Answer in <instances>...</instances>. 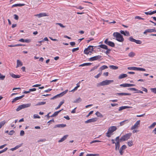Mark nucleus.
<instances>
[{
  "label": "nucleus",
  "mask_w": 156,
  "mask_h": 156,
  "mask_svg": "<svg viewBox=\"0 0 156 156\" xmlns=\"http://www.w3.org/2000/svg\"><path fill=\"white\" fill-rule=\"evenodd\" d=\"M113 35L114 37L116 38V40L120 42H122L124 41V39L122 36L118 32H114Z\"/></svg>",
  "instance_id": "f257e3e1"
},
{
  "label": "nucleus",
  "mask_w": 156,
  "mask_h": 156,
  "mask_svg": "<svg viewBox=\"0 0 156 156\" xmlns=\"http://www.w3.org/2000/svg\"><path fill=\"white\" fill-rule=\"evenodd\" d=\"M113 82L114 80H107L98 83L97 84V86L98 87H99L100 86H104L109 85L111 83H112Z\"/></svg>",
  "instance_id": "f03ea898"
},
{
  "label": "nucleus",
  "mask_w": 156,
  "mask_h": 156,
  "mask_svg": "<svg viewBox=\"0 0 156 156\" xmlns=\"http://www.w3.org/2000/svg\"><path fill=\"white\" fill-rule=\"evenodd\" d=\"M31 105L30 103H27V104H23L19 105L16 109V111H19L21 109L30 107Z\"/></svg>",
  "instance_id": "7ed1b4c3"
},
{
  "label": "nucleus",
  "mask_w": 156,
  "mask_h": 156,
  "mask_svg": "<svg viewBox=\"0 0 156 156\" xmlns=\"http://www.w3.org/2000/svg\"><path fill=\"white\" fill-rule=\"evenodd\" d=\"M93 51V46L90 45L87 48H86L84 50V54L88 55L90 53H91L92 51Z\"/></svg>",
  "instance_id": "20e7f679"
},
{
  "label": "nucleus",
  "mask_w": 156,
  "mask_h": 156,
  "mask_svg": "<svg viewBox=\"0 0 156 156\" xmlns=\"http://www.w3.org/2000/svg\"><path fill=\"white\" fill-rule=\"evenodd\" d=\"M132 135L131 133H127L122 136L120 139V141H125L128 140Z\"/></svg>",
  "instance_id": "39448f33"
},
{
  "label": "nucleus",
  "mask_w": 156,
  "mask_h": 156,
  "mask_svg": "<svg viewBox=\"0 0 156 156\" xmlns=\"http://www.w3.org/2000/svg\"><path fill=\"white\" fill-rule=\"evenodd\" d=\"M129 40L131 42H134L138 44H141L142 42L140 40H136L134 39L132 36L129 37Z\"/></svg>",
  "instance_id": "423d86ee"
},
{
  "label": "nucleus",
  "mask_w": 156,
  "mask_h": 156,
  "mask_svg": "<svg viewBox=\"0 0 156 156\" xmlns=\"http://www.w3.org/2000/svg\"><path fill=\"white\" fill-rule=\"evenodd\" d=\"M104 42L106 44L112 47H115V44L114 43H113L112 42L108 41V38H107L105 39L104 41Z\"/></svg>",
  "instance_id": "0eeeda50"
},
{
  "label": "nucleus",
  "mask_w": 156,
  "mask_h": 156,
  "mask_svg": "<svg viewBox=\"0 0 156 156\" xmlns=\"http://www.w3.org/2000/svg\"><path fill=\"white\" fill-rule=\"evenodd\" d=\"M140 120L137 121L134 125L131 127V130H133L138 128L139 126L140 125Z\"/></svg>",
  "instance_id": "6e6552de"
},
{
  "label": "nucleus",
  "mask_w": 156,
  "mask_h": 156,
  "mask_svg": "<svg viewBox=\"0 0 156 156\" xmlns=\"http://www.w3.org/2000/svg\"><path fill=\"white\" fill-rule=\"evenodd\" d=\"M98 120L97 118H94L91 119H89L85 122L86 123H89L94 122L97 121Z\"/></svg>",
  "instance_id": "1a4fd4ad"
},
{
  "label": "nucleus",
  "mask_w": 156,
  "mask_h": 156,
  "mask_svg": "<svg viewBox=\"0 0 156 156\" xmlns=\"http://www.w3.org/2000/svg\"><path fill=\"white\" fill-rule=\"evenodd\" d=\"M101 57V55H98L91 57L89 58V60L90 61H92L100 59Z\"/></svg>",
  "instance_id": "9d476101"
},
{
  "label": "nucleus",
  "mask_w": 156,
  "mask_h": 156,
  "mask_svg": "<svg viewBox=\"0 0 156 156\" xmlns=\"http://www.w3.org/2000/svg\"><path fill=\"white\" fill-rule=\"evenodd\" d=\"M117 129V128L116 126H112L108 128V130L110 133H112L115 131Z\"/></svg>",
  "instance_id": "9b49d317"
},
{
  "label": "nucleus",
  "mask_w": 156,
  "mask_h": 156,
  "mask_svg": "<svg viewBox=\"0 0 156 156\" xmlns=\"http://www.w3.org/2000/svg\"><path fill=\"white\" fill-rule=\"evenodd\" d=\"M128 90H130L136 91H137L136 92H135L136 93H140L141 94L143 93V92L142 91L140 90H138L135 88H128Z\"/></svg>",
  "instance_id": "f8f14e48"
},
{
  "label": "nucleus",
  "mask_w": 156,
  "mask_h": 156,
  "mask_svg": "<svg viewBox=\"0 0 156 156\" xmlns=\"http://www.w3.org/2000/svg\"><path fill=\"white\" fill-rule=\"evenodd\" d=\"M126 148V145H122L120 148L119 150V152L121 155H122L123 152L122 151L123 150H124Z\"/></svg>",
  "instance_id": "ddd939ff"
},
{
  "label": "nucleus",
  "mask_w": 156,
  "mask_h": 156,
  "mask_svg": "<svg viewBox=\"0 0 156 156\" xmlns=\"http://www.w3.org/2000/svg\"><path fill=\"white\" fill-rule=\"evenodd\" d=\"M45 13H41L39 14H37L35 15V16H37L38 18H40L42 17L48 16Z\"/></svg>",
  "instance_id": "4468645a"
},
{
  "label": "nucleus",
  "mask_w": 156,
  "mask_h": 156,
  "mask_svg": "<svg viewBox=\"0 0 156 156\" xmlns=\"http://www.w3.org/2000/svg\"><path fill=\"white\" fill-rule=\"evenodd\" d=\"M116 95L119 96H125V95H131L130 93H117L115 94Z\"/></svg>",
  "instance_id": "2eb2a0df"
},
{
  "label": "nucleus",
  "mask_w": 156,
  "mask_h": 156,
  "mask_svg": "<svg viewBox=\"0 0 156 156\" xmlns=\"http://www.w3.org/2000/svg\"><path fill=\"white\" fill-rule=\"evenodd\" d=\"M66 125L65 124H59L55 125L54 127V128H55L57 127L63 128L66 126Z\"/></svg>",
  "instance_id": "dca6fc26"
},
{
  "label": "nucleus",
  "mask_w": 156,
  "mask_h": 156,
  "mask_svg": "<svg viewBox=\"0 0 156 156\" xmlns=\"http://www.w3.org/2000/svg\"><path fill=\"white\" fill-rule=\"evenodd\" d=\"M115 150L117 151L119 149L120 147V142H117L116 143H115Z\"/></svg>",
  "instance_id": "f3484780"
},
{
  "label": "nucleus",
  "mask_w": 156,
  "mask_h": 156,
  "mask_svg": "<svg viewBox=\"0 0 156 156\" xmlns=\"http://www.w3.org/2000/svg\"><path fill=\"white\" fill-rule=\"evenodd\" d=\"M68 136V135H66L64 136L61 139L58 140V142L59 143H61L63 141L67 138Z\"/></svg>",
  "instance_id": "a211bd4d"
},
{
  "label": "nucleus",
  "mask_w": 156,
  "mask_h": 156,
  "mask_svg": "<svg viewBox=\"0 0 156 156\" xmlns=\"http://www.w3.org/2000/svg\"><path fill=\"white\" fill-rule=\"evenodd\" d=\"M68 136V135H66L64 136L61 139L58 140V142L59 143H61L63 141L67 138Z\"/></svg>",
  "instance_id": "6ab92c4d"
},
{
  "label": "nucleus",
  "mask_w": 156,
  "mask_h": 156,
  "mask_svg": "<svg viewBox=\"0 0 156 156\" xmlns=\"http://www.w3.org/2000/svg\"><path fill=\"white\" fill-rule=\"evenodd\" d=\"M127 76V75L126 74H122L120 75L119 76V79H122L125 77H126Z\"/></svg>",
  "instance_id": "aec40b11"
},
{
  "label": "nucleus",
  "mask_w": 156,
  "mask_h": 156,
  "mask_svg": "<svg viewBox=\"0 0 156 156\" xmlns=\"http://www.w3.org/2000/svg\"><path fill=\"white\" fill-rule=\"evenodd\" d=\"M20 42H23L29 43L30 41V40L29 39L24 40L23 38L19 40Z\"/></svg>",
  "instance_id": "412c9836"
},
{
  "label": "nucleus",
  "mask_w": 156,
  "mask_h": 156,
  "mask_svg": "<svg viewBox=\"0 0 156 156\" xmlns=\"http://www.w3.org/2000/svg\"><path fill=\"white\" fill-rule=\"evenodd\" d=\"M23 65L22 63L19 60L17 61V66L16 68H17L19 66H21Z\"/></svg>",
  "instance_id": "4be33fe9"
},
{
  "label": "nucleus",
  "mask_w": 156,
  "mask_h": 156,
  "mask_svg": "<svg viewBox=\"0 0 156 156\" xmlns=\"http://www.w3.org/2000/svg\"><path fill=\"white\" fill-rule=\"evenodd\" d=\"M131 108V107H129L128 106H121V107H119V111H121L122 110H123V109H125L126 108Z\"/></svg>",
  "instance_id": "5701e85b"
},
{
  "label": "nucleus",
  "mask_w": 156,
  "mask_h": 156,
  "mask_svg": "<svg viewBox=\"0 0 156 156\" xmlns=\"http://www.w3.org/2000/svg\"><path fill=\"white\" fill-rule=\"evenodd\" d=\"M10 75L13 78H19L20 77V76L19 75H16L13 73H10Z\"/></svg>",
  "instance_id": "b1692460"
},
{
  "label": "nucleus",
  "mask_w": 156,
  "mask_h": 156,
  "mask_svg": "<svg viewBox=\"0 0 156 156\" xmlns=\"http://www.w3.org/2000/svg\"><path fill=\"white\" fill-rule=\"evenodd\" d=\"M64 100H63L62 101L60 102L59 105H58V106L55 108V109L57 110L58 109H59L60 107L64 103Z\"/></svg>",
  "instance_id": "393cba45"
},
{
  "label": "nucleus",
  "mask_w": 156,
  "mask_h": 156,
  "mask_svg": "<svg viewBox=\"0 0 156 156\" xmlns=\"http://www.w3.org/2000/svg\"><path fill=\"white\" fill-rule=\"evenodd\" d=\"M91 64L90 63H84L79 65V66H90Z\"/></svg>",
  "instance_id": "a878e982"
},
{
  "label": "nucleus",
  "mask_w": 156,
  "mask_h": 156,
  "mask_svg": "<svg viewBox=\"0 0 156 156\" xmlns=\"http://www.w3.org/2000/svg\"><path fill=\"white\" fill-rule=\"evenodd\" d=\"M99 47L102 48L106 49H108V47L105 44H101L98 46Z\"/></svg>",
  "instance_id": "bb28decb"
},
{
  "label": "nucleus",
  "mask_w": 156,
  "mask_h": 156,
  "mask_svg": "<svg viewBox=\"0 0 156 156\" xmlns=\"http://www.w3.org/2000/svg\"><path fill=\"white\" fill-rule=\"evenodd\" d=\"M128 69L130 70H137V67H129L127 68Z\"/></svg>",
  "instance_id": "cd10ccee"
},
{
  "label": "nucleus",
  "mask_w": 156,
  "mask_h": 156,
  "mask_svg": "<svg viewBox=\"0 0 156 156\" xmlns=\"http://www.w3.org/2000/svg\"><path fill=\"white\" fill-rule=\"evenodd\" d=\"M81 101V99L80 98H79L78 99L74 100L73 102L74 103H77Z\"/></svg>",
  "instance_id": "c85d7f7f"
},
{
  "label": "nucleus",
  "mask_w": 156,
  "mask_h": 156,
  "mask_svg": "<svg viewBox=\"0 0 156 156\" xmlns=\"http://www.w3.org/2000/svg\"><path fill=\"white\" fill-rule=\"evenodd\" d=\"M46 103L45 102H41L37 103L35 106L41 105L45 104Z\"/></svg>",
  "instance_id": "c756f323"
},
{
  "label": "nucleus",
  "mask_w": 156,
  "mask_h": 156,
  "mask_svg": "<svg viewBox=\"0 0 156 156\" xmlns=\"http://www.w3.org/2000/svg\"><path fill=\"white\" fill-rule=\"evenodd\" d=\"M129 120L127 119V120H124V121L121 122L120 123V126H122L123 125L125 124V123L126 122H127V123L129 122Z\"/></svg>",
  "instance_id": "7c9ffc66"
},
{
  "label": "nucleus",
  "mask_w": 156,
  "mask_h": 156,
  "mask_svg": "<svg viewBox=\"0 0 156 156\" xmlns=\"http://www.w3.org/2000/svg\"><path fill=\"white\" fill-rule=\"evenodd\" d=\"M6 123V122L5 120L2 121L0 122V129L4 125V124Z\"/></svg>",
  "instance_id": "2f4dec72"
},
{
  "label": "nucleus",
  "mask_w": 156,
  "mask_h": 156,
  "mask_svg": "<svg viewBox=\"0 0 156 156\" xmlns=\"http://www.w3.org/2000/svg\"><path fill=\"white\" fill-rule=\"evenodd\" d=\"M109 67L113 69H117L118 68V67L114 65H110L109 66Z\"/></svg>",
  "instance_id": "473e14b6"
},
{
  "label": "nucleus",
  "mask_w": 156,
  "mask_h": 156,
  "mask_svg": "<svg viewBox=\"0 0 156 156\" xmlns=\"http://www.w3.org/2000/svg\"><path fill=\"white\" fill-rule=\"evenodd\" d=\"M156 125V122H154L150 126H149L148 128L149 129L153 128Z\"/></svg>",
  "instance_id": "72a5a7b5"
},
{
  "label": "nucleus",
  "mask_w": 156,
  "mask_h": 156,
  "mask_svg": "<svg viewBox=\"0 0 156 156\" xmlns=\"http://www.w3.org/2000/svg\"><path fill=\"white\" fill-rule=\"evenodd\" d=\"M108 68V67L107 66L105 65H103L101 66L100 68V69L101 70H103L104 69H107Z\"/></svg>",
  "instance_id": "f704fd0d"
},
{
  "label": "nucleus",
  "mask_w": 156,
  "mask_h": 156,
  "mask_svg": "<svg viewBox=\"0 0 156 156\" xmlns=\"http://www.w3.org/2000/svg\"><path fill=\"white\" fill-rule=\"evenodd\" d=\"M21 147V145H17V146H16L14 148H11V150L12 151H14L17 149H18V148H19V147Z\"/></svg>",
  "instance_id": "c9c22d12"
},
{
  "label": "nucleus",
  "mask_w": 156,
  "mask_h": 156,
  "mask_svg": "<svg viewBox=\"0 0 156 156\" xmlns=\"http://www.w3.org/2000/svg\"><path fill=\"white\" fill-rule=\"evenodd\" d=\"M96 115L97 116L99 117H102L103 116L99 112H97L95 113Z\"/></svg>",
  "instance_id": "e433bc0d"
},
{
  "label": "nucleus",
  "mask_w": 156,
  "mask_h": 156,
  "mask_svg": "<svg viewBox=\"0 0 156 156\" xmlns=\"http://www.w3.org/2000/svg\"><path fill=\"white\" fill-rule=\"evenodd\" d=\"M20 99V98L19 97H16L14 99H13V100L12 101V103H13L14 102Z\"/></svg>",
  "instance_id": "4c0bfd02"
},
{
  "label": "nucleus",
  "mask_w": 156,
  "mask_h": 156,
  "mask_svg": "<svg viewBox=\"0 0 156 156\" xmlns=\"http://www.w3.org/2000/svg\"><path fill=\"white\" fill-rule=\"evenodd\" d=\"M148 30L149 33L156 32V30L154 29H148Z\"/></svg>",
  "instance_id": "58836bf2"
},
{
  "label": "nucleus",
  "mask_w": 156,
  "mask_h": 156,
  "mask_svg": "<svg viewBox=\"0 0 156 156\" xmlns=\"http://www.w3.org/2000/svg\"><path fill=\"white\" fill-rule=\"evenodd\" d=\"M123 35L125 36H130V34L129 31H125Z\"/></svg>",
  "instance_id": "ea45409f"
},
{
  "label": "nucleus",
  "mask_w": 156,
  "mask_h": 156,
  "mask_svg": "<svg viewBox=\"0 0 156 156\" xmlns=\"http://www.w3.org/2000/svg\"><path fill=\"white\" fill-rule=\"evenodd\" d=\"M135 55V54L134 52L132 51L129 54L128 56L130 57H133Z\"/></svg>",
  "instance_id": "a19ab883"
},
{
  "label": "nucleus",
  "mask_w": 156,
  "mask_h": 156,
  "mask_svg": "<svg viewBox=\"0 0 156 156\" xmlns=\"http://www.w3.org/2000/svg\"><path fill=\"white\" fill-rule=\"evenodd\" d=\"M137 70L145 71L146 69L143 68L137 67Z\"/></svg>",
  "instance_id": "79ce46f5"
},
{
  "label": "nucleus",
  "mask_w": 156,
  "mask_h": 156,
  "mask_svg": "<svg viewBox=\"0 0 156 156\" xmlns=\"http://www.w3.org/2000/svg\"><path fill=\"white\" fill-rule=\"evenodd\" d=\"M58 97H60L59 96L58 94L56 95L55 96L51 98L50 99L51 100H53L56 99Z\"/></svg>",
  "instance_id": "37998d69"
},
{
  "label": "nucleus",
  "mask_w": 156,
  "mask_h": 156,
  "mask_svg": "<svg viewBox=\"0 0 156 156\" xmlns=\"http://www.w3.org/2000/svg\"><path fill=\"white\" fill-rule=\"evenodd\" d=\"M145 14L147 15H151L153 14L152 12L151 11H150L148 12H144Z\"/></svg>",
  "instance_id": "c03bdc74"
},
{
  "label": "nucleus",
  "mask_w": 156,
  "mask_h": 156,
  "mask_svg": "<svg viewBox=\"0 0 156 156\" xmlns=\"http://www.w3.org/2000/svg\"><path fill=\"white\" fill-rule=\"evenodd\" d=\"M33 118L34 119L40 118V117L38 115L35 114L33 115Z\"/></svg>",
  "instance_id": "a18cd8bd"
},
{
  "label": "nucleus",
  "mask_w": 156,
  "mask_h": 156,
  "mask_svg": "<svg viewBox=\"0 0 156 156\" xmlns=\"http://www.w3.org/2000/svg\"><path fill=\"white\" fill-rule=\"evenodd\" d=\"M128 145L129 147L133 145V142L132 141H129L128 142Z\"/></svg>",
  "instance_id": "49530a36"
},
{
  "label": "nucleus",
  "mask_w": 156,
  "mask_h": 156,
  "mask_svg": "<svg viewBox=\"0 0 156 156\" xmlns=\"http://www.w3.org/2000/svg\"><path fill=\"white\" fill-rule=\"evenodd\" d=\"M5 76L2 75L1 73H0V79L1 80H4L5 78Z\"/></svg>",
  "instance_id": "de8ad7c7"
},
{
  "label": "nucleus",
  "mask_w": 156,
  "mask_h": 156,
  "mask_svg": "<svg viewBox=\"0 0 156 156\" xmlns=\"http://www.w3.org/2000/svg\"><path fill=\"white\" fill-rule=\"evenodd\" d=\"M106 136H107L108 137H110L111 136V135L112 134L111 133H110L108 131L106 133Z\"/></svg>",
  "instance_id": "09e8293b"
},
{
  "label": "nucleus",
  "mask_w": 156,
  "mask_h": 156,
  "mask_svg": "<svg viewBox=\"0 0 156 156\" xmlns=\"http://www.w3.org/2000/svg\"><path fill=\"white\" fill-rule=\"evenodd\" d=\"M8 149L7 147L5 148L4 149L0 151V154L6 151Z\"/></svg>",
  "instance_id": "8fccbe9b"
},
{
  "label": "nucleus",
  "mask_w": 156,
  "mask_h": 156,
  "mask_svg": "<svg viewBox=\"0 0 156 156\" xmlns=\"http://www.w3.org/2000/svg\"><path fill=\"white\" fill-rule=\"evenodd\" d=\"M101 142V141L99 140H93V141H92L91 142H90V144H92L93 143H94Z\"/></svg>",
  "instance_id": "3c124183"
},
{
  "label": "nucleus",
  "mask_w": 156,
  "mask_h": 156,
  "mask_svg": "<svg viewBox=\"0 0 156 156\" xmlns=\"http://www.w3.org/2000/svg\"><path fill=\"white\" fill-rule=\"evenodd\" d=\"M56 25H59L61 27H62V28H64L65 27V26L63 25V24L61 23H56Z\"/></svg>",
  "instance_id": "603ef678"
},
{
  "label": "nucleus",
  "mask_w": 156,
  "mask_h": 156,
  "mask_svg": "<svg viewBox=\"0 0 156 156\" xmlns=\"http://www.w3.org/2000/svg\"><path fill=\"white\" fill-rule=\"evenodd\" d=\"M151 90L152 92L156 94V88H151Z\"/></svg>",
  "instance_id": "864d4df0"
},
{
  "label": "nucleus",
  "mask_w": 156,
  "mask_h": 156,
  "mask_svg": "<svg viewBox=\"0 0 156 156\" xmlns=\"http://www.w3.org/2000/svg\"><path fill=\"white\" fill-rule=\"evenodd\" d=\"M120 86L121 87H127V83H125L121 84L120 85Z\"/></svg>",
  "instance_id": "5fc2aeb1"
},
{
  "label": "nucleus",
  "mask_w": 156,
  "mask_h": 156,
  "mask_svg": "<svg viewBox=\"0 0 156 156\" xmlns=\"http://www.w3.org/2000/svg\"><path fill=\"white\" fill-rule=\"evenodd\" d=\"M135 86V85L133 84L127 83V87H133Z\"/></svg>",
  "instance_id": "6e6d98bb"
},
{
  "label": "nucleus",
  "mask_w": 156,
  "mask_h": 156,
  "mask_svg": "<svg viewBox=\"0 0 156 156\" xmlns=\"http://www.w3.org/2000/svg\"><path fill=\"white\" fill-rule=\"evenodd\" d=\"M101 74V73H98V75L94 76V77L96 78H99Z\"/></svg>",
  "instance_id": "4d7b16f0"
},
{
  "label": "nucleus",
  "mask_w": 156,
  "mask_h": 156,
  "mask_svg": "<svg viewBox=\"0 0 156 156\" xmlns=\"http://www.w3.org/2000/svg\"><path fill=\"white\" fill-rule=\"evenodd\" d=\"M24 134V132L23 130H21L20 132V135L21 136H23Z\"/></svg>",
  "instance_id": "13d9d810"
},
{
  "label": "nucleus",
  "mask_w": 156,
  "mask_h": 156,
  "mask_svg": "<svg viewBox=\"0 0 156 156\" xmlns=\"http://www.w3.org/2000/svg\"><path fill=\"white\" fill-rule=\"evenodd\" d=\"M79 50V48L78 47L76 48H74L72 50V51L73 52H74L75 51H78Z\"/></svg>",
  "instance_id": "bf43d9fd"
},
{
  "label": "nucleus",
  "mask_w": 156,
  "mask_h": 156,
  "mask_svg": "<svg viewBox=\"0 0 156 156\" xmlns=\"http://www.w3.org/2000/svg\"><path fill=\"white\" fill-rule=\"evenodd\" d=\"M106 50H107V51H106L105 53L106 54H108L110 53V51H111V49H106Z\"/></svg>",
  "instance_id": "052dcab7"
},
{
  "label": "nucleus",
  "mask_w": 156,
  "mask_h": 156,
  "mask_svg": "<svg viewBox=\"0 0 156 156\" xmlns=\"http://www.w3.org/2000/svg\"><path fill=\"white\" fill-rule=\"evenodd\" d=\"M15 132L14 130H11L9 132V135H12L13 133H14Z\"/></svg>",
  "instance_id": "680f3d73"
},
{
  "label": "nucleus",
  "mask_w": 156,
  "mask_h": 156,
  "mask_svg": "<svg viewBox=\"0 0 156 156\" xmlns=\"http://www.w3.org/2000/svg\"><path fill=\"white\" fill-rule=\"evenodd\" d=\"M14 18L16 20H18L19 19V16L16 14L14 15Z\"/></svg>",
  "instance_id": "e2e57ef3"
},
{
  "label": "nucleus",
  "mask_w": 156,
  "mask_h": 156,
  "mask_svg": "<svg viewBox=\"0 0 156 156\" xmlns=\"http://www.w3.org/2000/svg\"><path fill=\"white\" fill-rule=\"evenodd\" d=\"M76 8L77 9H83V7H82L81 6H76Z\"/></svg>",
  "instance_id": "0e129e2a"
},
{
  "label": "nucleus",
  "mask_w": 156,
  "mask_h": 156,
  "mask_svg": "<svg viewBox=\"0 0 156 156\" xmlns=\"http://www.w3.org/2000/svg\"><path fill=\"white\" fill-rule=\"evenodd\" d=\"M98 66H94V67H93L90 70V71H93L94 70V69H96L98 67Z\"/></svg>",
  "instance_id": "69168bd1"
},
{
  "label": "nucleus",
  "mask_w": 156,
  "mask_h": 156,
  "mask_svg": "<svg viewBox=\"0 0 156 156\" xmlns=\"http://www.w3.org/2000/svg\"><path fill=\"white\" fill-rule=\"evenodd\" d=\"M119 136H117V137L115 139V140L116 141V142H120V139H119Z\"/></svg>",
  "instance_id": "338daca9"
},
{
  "label": "nucleus",
  "mask_w": 156,
  "mask_h": 156,
  "mask_svg": "<svg viewBox=\"0 0 156 156\" xmlns=\"http://www.w3.org/2000/svg\"><path fill=\"white\" fill-rule=\"evenodd\" d=\"M96 155V154H87V156H95Z\"/></svg>",
  "instance_id": "774afa93"
}]
</instances>
